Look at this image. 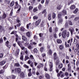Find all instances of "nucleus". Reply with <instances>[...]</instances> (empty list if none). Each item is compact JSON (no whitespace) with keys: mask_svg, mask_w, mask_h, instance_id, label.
I'll return each mask as SVG.
<instances>
[{"mask_svg":"<svg viewBox=\"0 0 79 79\" xmlns=\"http://www.w3.org/2000/svg\"><path fill=\"white\" fill-rule=\"evenodd\" d=\"M26 35L28 37H30V32H28L27 33H26Z\"/></svg>","mask_w":79,"mask_h":79,"instance_id":"f704fd0d","label":"nucleus"},{"mask_svg":"<svg viewBox=\"0 0 79 79\" xmlns=\"http://www.w3.org/2000/svg\"><path fill=\"white\" fill-rule=\"evenodd\" d=\"M15 72H17L18 73H20L21 72V69L19 68H15Z\"/></svg>","mask_w":79,"mask_h":79,"instance_id":"39448f33","label":"nucleus"},{"mask_svg":"<svg viewBox=\"0 0 79 79\" xmlns=\"http://www.w3.org/2000/svg\"><path fill=\"white\" fill-rule=\"evenodd\" d=\"M20 77H22V78H23L24 77V73L22 72L20 74Z\"/></svg>","mask_w":79,"mask_h":79,"instance_id":"393cba45","label":"nucleus"},{"mask_svg":"<svg viewBox=\"0 0 79 79\" xmlns=\"http://www.w3.org/2000/svg\"><path fill=\"white\" fill-rule=\"evenodd\" d=\"M62 36L64 39L66 38V36L67 37H69V32H67L66 30H64L62 31Z\"/></svg>","mask_w":79,"mask_h":79,"instance_id":"f257e3e1","label":"nucleus"},{"mask_svg":"<svg viewBox=\"0 0 79 79\" xmlns=\"http://www.w3.org/2000/svg\"><path fill=\"white\" fill-rule=\"evenodd\" d=\"M48 19L49 21H50L51 20V14H49L48 15Z\"/></svg>","mask_w":79,"mask_h":79,"instance_id":"4be33fe9","label":"nucleus"},{"mask_svg":"<svg viewBox=\"0 0 79 79\" xmlns=\"http://www.w3.org/2000/svg\"><path fill=\"white\" fill-rule=\"evenodd\" d=\"M74 44H76L77 43V40L76 39H75L74 40V41L73 42Z\"/></svg>","mask_w":79,"mask_h":79,"instance_id":"864d4df0","label":"nucleus"},{"mask_svg":"<svg viewBox=\"0 0 79 79\" xmlns=\"http://www.w3.org/2000/svg\"><path fill=\"white\" fill-rule=\"evenodd\" d=\"M39 35L40 37H42L43 36V33H40Z\"/></svg>","mask_w":79,"mask_h":79,"instance_id":"5fc2aeb1","label":"nucleus"},{"mask_svg":"<svg viewBox=\"0 0 79 79\" xmlns=\"http://www.w3.org/2000/svg\"><path fill=\"white\" fill-rule=\"evenodd\" d=\"M32 8H33V7H32V6H29V10L30 11L31 10H32Z\"/></svg>","mask_w":79,"mask_h":79,"instance_id":"3c124183","label":"nucleus"},{"mask_svg":"<svg viewBox=\"0 0 79 79\" xmlns=\"http://www.w3.org/2000/svg\"><path fill=\"white\" fill-rule=\"evenodd\" d=\"M28 76L29 77H31L32 76L31 72H29L28 74Z\"/></svg>","mask_w":79,"mask_h":79,"instance_id":"c03bdc74","label":"nucleus"},{"mask_svg":"<svg viewBox=\"0 0 79 79\" xmlns=\"http://www.w3.org/2000/svg\"><path fill=\"white\" fill-rule=\"evenodd\" d=\"M17 44H18V45H19L20 47H21V46H22V42H21L20 41H19L18 42Z\"/></svg>","mask_w":79,"mask_h":79,"instance_id":"412c9836","label":"nucleus"},{"mask_svg":"<svg viewBox=\"0 0 79 79\" xmlns=\"http://www.w3.org/2000/svg\"><path fill=\"white\" fill-rule=\"evenodd\" d=\"M33 19H36L38 18V17L36 16H34L33 17Z\"/></svg>","mask_w":79,"mask_h":79,"instance_id":"e2e57ef3","label":"nucleus"},{"mask_svg":"<svg viewBox=\"0 0 79 79\" xmlns=\"http://www.w3.org/2000/svg\"><path fill=\"white\" fill-rule=\"evenodd\" d=\"M15 66L16 67H19L20 64L18 63H16L15 64Z\"/></svg>","mask_w":79,"mask_h":79,"instance_id":"bb28decb","label":"nucleus"},{"mask_svg":"<svg viewBox=\"0 0 79 79\" xmlns=\"http://www.w3.org/2000/svg\"><path fill=\"white\" fill-rule=\"evenodd\" d=\"M9 44V41H7L6 43V45L7 47H8V48H10V47H11V46L8 44Z\"/></svg>","mask_w":79,"mask_h":79,"instance_id":"9b49d317","label":"nucleus"},{"mask_svg":"<svg viewBox=\"0 0 79 79\" xmlns=\"http://www.w3.org/2000/svg\"><path fill=\"white\" fill-rule=\"evenodd\" d=\"M37 43L35 42H31L30 45H36Z\"/></svg>","mask_w":79,"mask_h":79,"instance_id":"7c9ffc66","label":"nucleus"},{"mask_svg":"<svg viewBox=\"0 0 79 79\" xmlns=\"http://www.w3.org/2000/svg\"><path fill=\"white\" fill-rule=\"evenodd\" d=\"M52 18L53 19L55 18V17H56V14L55 13H53L52 14Z\"/></svg>","mask_w":79,"mask_h":79,"instance_id":"c756f323","label":"nucleus"},{"mask_svg":"<svg viewBox=\"0 0 79 79\" xmlns=\"http://www.w3.org/2000/svg\"><path fill=\"white\" fill-rule=\"evenodd\" d=\"M28 48L29 49H30V50H31V49H32V47L30 45L28 46Z\"/></svg>","mask_w":79,"mask_h":79,"instance_id":"8fccbe9b","label":"nucleus"},{"mask_svg":"<svg viewBox=\"0 0 79 79\" xmlns=\"http://www.w3.org/2000/svg\"><path fill=\"white\" fill-rule=\"evenodd\" d=\"M79 19V17H76L75 18L74 20L75 21H77V20H78Z\"/></svg>","mask_w":79,"mask_h":79,"instance_id":"49530a36","label":"nucleus"},{"mask_svg":"<svg viewBox=\"0 0 79 79\" xmlns=\"http://www.w3.org/2000/svg\"><path fill=\"white\" fill-rule=\"evenodd\" d=\"M2 42H3V39L1 38L0 39V43H2Z\"/></svg>","mask_w":79,"mask_h":79,"instance_id":"680f3d73","label":"nucleus"},{"mask_svg":"<svg viewBox=\"0 0 79 79\" xmlns=\"http://www.w3.org/2000/svg\"><path fill=\"white\" fill-rule=\"evenodd\" d=\"M22 38L23 40H24V41H27V38L26 37L24 36H22Z\"/></svg>","mask_w":79,"mask_h":79,"instance_id":"dca6fc26","label":"nucleus"},{"mask_svg":"<svg viewBox=\"0 0 79 79\" xmlns=\"http://www.w3.org/2000/svg\"><path fill=\"white\" fill-rule=\"evenodd\" d=\"M70 10H73L75 8V6H72L70 8Z\"/></svg>","mask_w":79,"mask_h":79,"instance_id":"c85d7f7f","label":"nucleus"},{"mask_svg":"<svg viewBox=\"0 0 79 79\" xmlns=\"http://www.w3.org/2000/svg\"><path fill=\"white\" fill-rule=\"evenodd\" d=\"M44 48L43 47H41L40 48V51L41 53H42V52H43V51H44Z\"/></svg>","mask_w":79,"mask_h":79,"instance_id":"72a5a7b5","label":"nucleus"},{"mask_svg":"<svg viewBox=\"0 0 79 79\" xmlns=\"http://www.w3.org/2000/svg\"><path fill=\"white\" fill-rule=\"evenodd\" d=\"M45 77L47 79H50V75L47 73L45 74Z\"/></svg>","mask_w":79,"mask_h":79,"instance_id":"f8f14e48","label":"nucleus"},{"mask_svg":"<svg viewBox=\"0 0 79 79\" xmlns=\"http://www.w3.org/2000/svg\"><path fill=\"white\" fill-rule=\"evenodd\" d=\"M57 55L56 54V53L54 52V53L53 54V56H54V60H58V58L56 56Z\"/></svg>","mask_w":79,"mask_h":79,"instance_id":"6e6552de","label":"nucleus"},{"mask_svg":"<svg viewBox=\"0 0 79 79\" xmlns=\"http://www.w3.org/2000/svg\"><path fill=\"white\" fill-rule=\"evenodd\" d=\"M73 42V38H71V39L67 41V43L68 44H69L70 43V45H71V43Z\"/></svg>","mask_w":79,"mask_h":79,"instance_id":"ddd939ff","label":"nucleus"},{"mask_svg":"<svg viewBox=\"0 0 79 79\" xmlns=\"http://www.w3.org/2000/svg\"><path fill=\"white\" fill-rule=\"evenodd\" d=\"M75 52H79V48H76L74 50Z\"/></svg>","mask_w":79,"mask_h":79,"instance_id":"79ce46f5","label":"nucleus"},{"mask_svg":"<svg viewBox=\"0 0 79 79\" xmlns=\"http://www.w3.org/2000/svg\"><path fill=\"white\" fill-rule=\"evenodd\" d=\"M58 18V19H61L62 17L61 15V14L60 13H59L57 15Z\"/></svg>","mask_w":79,"mask_h":79,"instance_id":"6ab92c4d","label":"nucleus"},{"mask_svg":"<svg viewBox=\"0 0 79 79\" xmlns=\"http://www.w3.org/2000/svg\"><path fill=\"white\" fill-rule=\"evenodd\" d=\"M67 44V42L66 41L65 42V47H69V44Z\"/></svg>","mask_w":79,"mask_h":79,"instance_id":"473e14b6","label":"nucleus"},{"mask_svg":"<svg viewBox=\"0 0 79 79\" xmlns=\"http://www.w3.org/2000/svg\"><path fill=\"white\" fill-rule=\"evenodd\" d=\"M19 2L20 3H21L22 5H24V4L23 3V0H19Z\"/></svg>","mask_w":79,"mask_h":79,"instance_id":"69168bd1","label":"nucleus"},{"mask_svg":"<svg viewBox=\"0 0 79 79\" xmlns=\"http://www.w3.org/2000/svg\"><path fill=\"white\" fill-rule=\"evenodd\" d=\"M48 53L49 55H52V50L49 49V50Z\"/></svg>","mask_w":79,"mask_h":79,"instance_id":"e433bc0d","label":"nucleus"},{"mask_svg":"<svg viewBox=\"0 0 79 79\" xmlns=\"http://www.w3.org/2000/svg\"><path fill=\"white\" fill-rule=\"evenodd\" d=\"M63 20L62 19H60L58 22V24H62V23H63Z\"/></svg>","mask_w":79,"mask_h":79,"instance_id":"2eb2a0df","label":"nucleus"},{"mask_svg":"<svg viewBox=\"0 0 79 79\" xmlns=\"http://www.w3.org/2000/svg\"><path fill=\"white\" fill-rule=\"evenodd\" d=\"M6 14L4 13L2 16V19H5L6 18Z\"/></svg>","mask_w":79,"mask_h":79,"instance_id":"4468645a","label":"nucleus"},{"mask_svg":"<svg viewBox=\"0 0 79 79\" xmlns=\"http://www.w3.org/2000/svg\"><path fill=\"white\" fill-rule=\"evenodd\" d=\"M3 56V55L2 53L0 54V58H2Z\"/></svg>","mask_w":79,"mask_h":79,"instance_id":"0e129e2a","label":"nucleus"},{"mask_svg":"<svg viewBox=\"0 0 79 79\" xmlns=\"http://www.w3.org/2000/svg\"><path fill=\"white\" fill-rule=\"evenodd\" d=\"M37 8H35L33 9V11L34 12H36V11H38Z\"/></svg>","mask_w":79,"mask_h":79,"instance_id":"de8ad7c7","label":"nucleus"},{"mask_svg":"<svg viewBox=\"0 0 79 79\" xmlns=\"http://www.w3.org/2000/svg\"><path fill=\"white\" fill-rule=\"evenodd\" d=\"M19 49H17L15 52V55L16 56H18L19 55Z\"/></svg>","mask_w":79,"mask_h":79,"instance_id":"a211bd4d","label":"nucleus"},{"mask_svg":"<svg viewBox=\"0 0 79 79\" xmlns=\"http://www.w3.org/2000/svg\"><path fill=\"white\" fill-rule=\"evenodd\" d=\"M6 63V61L5 60H3L0 62V65L1 66H3V65H4Z\"/></svg>","mask_w":79,"mask_h":79,"instance_id":"1a4fd4ad","label":"nucleus"},{"mask_svg":"<svg viewBox=\"0 0 79 79\" xmlns=\"http://www.w3.org/2000/svg\"><path fill=\"white\" fill-rule=\"evenodd\" d=\"M62 12L63 14H64V15H66L67 12L66 11V10H63Z\"/></svg>","mask_w":79,"mask_h":79,"instance_id":"cd10ccee","label":"nucleus"},{"mask_svg":"<svg viewBox=\"0 0 79 79\" xmlns=\"http://www.w3.org/2000/svg\"><path fill=\"white\" fill-rule=\"evenodd\" d=\"M23 67H24V68H29V66L26 65V64H24L23 65Z\"/></svg>","mask_w":79,"mask_h":79,"instance_id":"a18cd8bd","label":"nucleus"},{"mask_svg":"<svg viewBox=\"0 0 79 79\" xmlns=\"http://www.w3.org/2000/svg\"><path fill=\"white\" fill-rule=\"evenodd\" d=\"M38 52V50H37V49L36 48H35L33 50V52L34 53H37Z\"/></svg>","mask_w":79,"mask_h":79,"instance_id":"a878e982","label":"nucleus"},{"mask_svg":"<svg viewBox=\"0 0 79 79\" xmlns=\"http://www.w3.org/2000/svg\"><path fill=\"white\" fill-rule=\"evenodd\" d=\"M21 31H23V32H24V31L25 30V29H24V27H21V28L20 29Z\"/></svg>","mask_w":79,"mask_h":79,"instance_id":"c9c22d12","label":"nucleus"},{"mask_svg":"<svg viewBox=\"0 0 79 79\" xmlns=\"http://www.w3.org/2000/svg\"><path fill=\"white\" fill-rule=\"evenodd\" d=\"M49 64L50 67L49 71L52 72L53 71V63L50 61H49Z\"/></svg>","mask_w":79,"mask_h":79,"instance_id":"7ed1b4c3","label":"nucleus"},{"mask_svg":"<svg viewBox=\"0 0 79 79\" xmlns=\"http://www.w3.org/2000/svg\"><path fill=\"white\" fill-rule=\"evenodd\" d=\"M42 56L43 57V58H44V57H45V56H46V54L45 53H43L42 54Z\"/></svg>","mask_w":79,"mask_h":79,"instance_id":"13d9d810","label":"nucleus"},{"mask_svg":"<svg viewBox=\"0 0 79 79\" xmlns=\"http://www.w3.org/2000/svg\"><path fill=\"white\" fill-rule=\"evenodd\" d=\"M20 59L22 61H23L24 60L23 59V55H21L20 57Z\"/></svg>","mask_w":79,"mask_h":79,"instance_id":"4c0bfd02","label":"nucleus"},{"mask_svg":"<svg viewBox=\"0 0 79 79\" xmlns=\"http://www.w3.org/2000/svg\"><path fill=\"white\" fill-rule=\"evenodd\" d=\"M7 68V65H6L4 66L3 67V69H6Z\"/></svg>","mask_w":79,"mask_h":79,"instance_id":"4d7b16f0","label":"nucleus"},{"mask_svg":"<svg viewBox=\"0 0 79 79\" xmlns=\"http://www.w3.org/2000/svg\"><path fill=\"white\" fill-rule=\"evenodd\" d=\"M69 25H70V26H73V23H72V22L71 21H69Z\"/></svg>","mask_w":79,"mask_h":79,"instance_id":"58836bf2","label":"nucleus"},{"mask_svg":"<svg viewBox=\"0 0 79 79\" xmlns=\"http://www.w3.org/2000/svg\"><path fill=\"white\" fill-rule=\"evenodd\" d=\"M41 22V19H39L38 20L35 22V26H38Z\"/></svg>","mask_w":79,"mask_h":79,"instance_id":"0eeeda50","label":"nucleus"},{"mask_svg":"<svg viewBox=\"0 0 79 79\" xmlns=\"http://www.w3.org/2000/svg\"><path fill=\"white\" fill-rule=\"evenodd\" d=\"M15 5L14 1H12L10 4V6L11 7Z\"/></svg>","mask_w":79,"mask_h":79,"instance_id":"f3484780","label":"nucleus"},{"mask_svg":"<svg viewBox=\"0 0 79 79\" xmlns=\"http://www.w3.org/2000/svg\"><path fill=\"white\" fill-rule=\"evenodd\" d=\"M63 64H62V63L59 64L58 65V68L59 69H61V68H63Z\"/></svg>","mask_w":79,"mask_h":79,"instance_id":"9d476101","label":"nucleus"},{"mask_svg":"<svg viewBox=\"0 0 79 79\" xmlns=\"http://www.w3.org/2000/svg\"><path fill=\"white\" fill-rule=\"evenodd\" d=\"M31 24V23H30L29 24H28L27 25V28L28 29H29V27Z\"/></svg>","mask_w":79,"mask_h":79,"instance_id":"a19ab883","label":"nucleus"},{"mask_svg":"<svg viewBox=\"0 0 79 79\" xmlns=\"http://www.w3.org/2000/svg\"><path fill=\"white\" fill-rule=\"evenodd\" d=\"M4 73V71L2 69L0 70V74H3Z\"/></svg>","mask_w":79,"mask_h":79,"instance_id":"09e8293b","label":"nucleus"},{"mask_svg":"<svg viewBox=\"0 0 79 79\" xmlns=\"http://www.w3.org/2000/svg\"><path fill=\"white\" fill-rule=\"evenodd\" d=\"M72 28H69V31H70L71 34H73V32H74V28L73 27H71Z\"/></svg>","mask_w":79,"mask_h":79,"instance_id":"423d86ee","label":"nucleus"},{"mask_svg":"<svg viewBox=\"0 0 79 79\" xmlns=\"http://www.w3.org/2000/svg\"><path fill=\"white\" fill-rule=\"evenodd\" d=\"M30 58L31 60H34V56L32 55H30Z\"/></svg>","mask_w":79,"mask_h":79,"instance_id":"2f4dec72","label":"nucleus"},{"mask_svg":"<svg viewBox=\"0 0 79 79\" xmlns=\"http://www.w3.org/2000/svg\"><path fill=\"white\" fill-rule=\"evenodd\" d=\"M64 73L63 72L60 71L59 72V73H58L57 75V76L58 77H59V76H60V77L62 78H63V77H64Z\"/></svg>","mask_w":79,"mask_h":79,"instance_id":"f03ea898","label":"nucleus"},{"mask_svg":"<svg viewBox=\"0 0 79 79\" xmlns=\"http://www.w3.org/2000/svg\"><path fill=\"white\" fill-rule=\"evenodd\" d=\"M49 32H52V27H50L49 28Z\"/></svg>","mask_w":79,"mask_h":79,"instance_id":"052dcab7","label":"nucleus"},{"mask_svg":"<svg viewBox=\"0 0 79 79\" xmlns=\"http://www.w3.org/2000/svg\"><path fill=\"white\" fill-rule=\"evenodd\" d=\"M39 65L40 66L41 68V67H43V66H44V65H43V64H40Z\"/></svg>","mask_w":79,"mask_h":79,"instance_id":"774afa93","label":"nucleus"},{"mask_svg":"<svg viewBox=\"0 0 79 79\" xmlns=\"http://www.w3.org/2000/svg\"><path fill=\"white\" fill-rule=\"evenodd\" d=\"M28 59H29V57L27 56H26L25 57L24 61H26L27 60H28Z\"/></svg>","mask_w":79,"mask_h":79,"instance_id":"5701e85b","label":"nucleus"},{"mask_svg":"<svg viewBox=\"0 0 79 79\" xmlns=\"http://www.w3.org/2000/svg\"><path fill=\"white\" fill-rule=\"evenodd\" d=\"M19 7V5H15V8H18Z\"/></svg>","mask_w":79,"mask_h":79,"instance_id":"338daca9","label":"nucleus"},{"mask_svg":"<svg viewBox=\"0 0 79 79\" xmlns=\"http://www.w3.org/2000/svg\"><path fill=\"white\" fill-rule=\"evenodd\" d=\"M0 31H4V29H3V28L1 26H0Z\"/></svg>","mask_w":79,"mask_h":79,"instance_id":"ea45409f","label":"nucleus"},{"mask_svg":"<svg viewBox=\"0 0 79 79\" xmlns=\"http://www.w3.org/2000/svg\"><path fill=\"white\" fill-rule=\"evenodd\" d=\"M24 45L26 47H27V46L29 45V43L26 42L25 44Z\"/></svg>","mask_w":79,"mask_h":79,"instance_id":"603ef678","label":"nucleus"},{"mask_svg":"<svg viewBox=\"0 0 79 79\" xmlns=\"http://www.w3.org/2000/svg\"><path fill=\"white\" fill-rule=\"evenodd\" d=\"M15 77H16L15 75H12V79H15Z\"/></svg>","mask_w":79,"mask_h":79,"instance_id":"6e6d98bb","label":"nucleus"},{"mask_svg":"<svg viewBox=\"0 0 79 79\" xmlns=\"http://www.w3.org/2000/svg\"><path fill=\"white\" fill-rule=\"evenodd\" d=\"M62 7H63V5L59 4L56 7V9L57 10H60L62 8Z\"/></svg>","mask_w":79,"mask_h":79,"instance_id":"20e7f679","label":"nucleus"},{"mask_svg":"<svg viewBox=\"0 0 79 79\" xmlns=\"http://www.w3.org/2000/svg\"><path fill=\"white\" fill-rule=\"evenodd\" d=\"M64 48V46L63 45H60L59 46V48L60 50H63Z\"/></svg>","mask_w":79,"mask_h":79,"instance_id":"b1692460","label":"nucleus"},{"mask_svg":"<svg viewBox=\"0 0 79 79\" xmlns=\"http://www.w3.org/2000/svg\"><path fill=\"white\" fill-rule=\"evenodd\" d=\"M64 74L65 76H69V74H68V73L66 72Z\"/></svg>","mask_w":79,"mask_h":79,"instance_id":"bf43d9fd","label":"nucleus"},{"mask_svg":"<svg viewBox=\"0 0 79 79\" xmlns=\"http://www.w3.org/2000/svg\"><path fill=\"white\" fill-rule=\"evenodd\" d=\"M56 41L58 44H61L62 43V41L60 39H58L56 40Z\"/></svg>","mask_w":79,"mask_h":79,"instance_id":"aec40b11","label":"nucleus"},{"mask_svg":"<svg viewBox=\"0 0 79 79\" xmlns=\"http://www.w3.org/2000/svg\"><path fill=\"white\" fill-rule=\"evenodd\" d=\"M42 8V5L41 4H40L38 6V8L39 9V10H40Z\"/></svg>","mask_w":79,"mask_h":79,"instance_id":"37998d69","label":"nucleus"}]
</instances>
